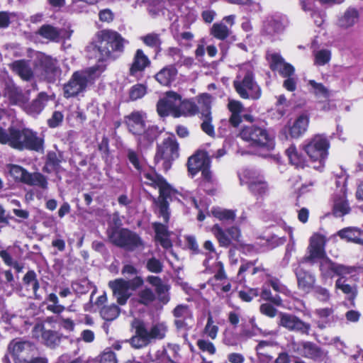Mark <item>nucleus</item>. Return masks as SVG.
<instances>
[{"label": "nucleus", "mask_w": 363, "mask_h": 363, "mask_svg": "<svg viewBox=\"0 0 363 363\" xmlns=\"http://www.w3.org/2000/svg\"><path fill=\"white\" fill-rule=\"evenodd\" d=\"M327 238L325 235L315 233L309 239L306 254L301 262L314 264L319 262V270L322 279H332L335 277V263L330 259L326 253Z\"/></svg>", "instance_id": "obj_1"}, {"label": "nucleus", "mask_w": 363, "mask_h": 363, "mask_svg": "<svg viewBox=\"0 0 363 363\" xmlns=\"http://www.w3.org/2000/svg\"><path fill=\"white\" fill-rule=\"evenodd\" d=\"M125 40L116 31L104 29L97 34L96 45L89 47L99 52V60L96 64L104 63L107 60H116L124 50Z\"/></svg>", "instance_id": "obj_2"}, {"label": "nucleus", "mask_w": 363, "mask_h": 363, "mask_svg": "<svg viewBox=\"0 0 363 363\" xmlns=\"http://www.w3.org/2000/svg\"><path fill=\"white\" fill-rule=\"evenodd\" d=\"M143 177L145 185L159 189V196L157 201L159 208V216L162 217L163 221L166 223H169L170 214L168 199L171 197L173 191L172 186L164 177L155 171V168H152L149 171H144Z\"/></svg>", "instance_id": "obj_3"}, {"label": "nucleus", "mask_w": 363, "mask_h": 363, "mask_svg": "<svg viewBox=\"0 0 363 363\" xmlns=\"http://www.w3.org/2000/svg\"><path fill=\"white\" fill-rule=\"evenodd\" d=\"M106 68V65L100 62L85 70L75 72L64 86L65 96L72 97L85 90L87 84L99 77Z\"/></svg>", "instance_id": "obj_4"}, {"label": "nucleus", "mask_w": 363, "mask_h": 363, "mask_svg": "<svg viewBox=\"0 0 363 363\" xmlns=\"http://www.w3.org/2000/svg\"><path fill=\"white\" fill-rule=\"evenodd\" d=\"M233 86L242 99L257 100L261 96V89L254 79L252 66L249 63L240 66Z\"/></svg>", "instance_id": "obj_5"}, {"label": "nucleus", "mask_w": 363, "mask_h": 363, "mask_svg": "<svg viewBox=\"0 0 363 363\" xmlns=\"http://www.w3.org/2000/svg\"><path fill=\"white\" fill-rule=\"evenodd\" d=\"M146 281L155 288V292L149 287H145L138 292V303L148 306L154 302L157 296L159 301L163 304H167L169 300V286L164 284L160 277L149 275L146 278Z\"/></svg>", "instance_id": "obj_6"}, {"label": "nucleus", "mask_w": 363, "mask_h": 363, "mask_svg": "<svg viewBox=\"0 0 363 363\" xmlns=\"http://www.w3.org/2000/svg\"><path fill=\"white\" fill-rule=\"evenodd\" d=\"M179 145L175 138H165L161 144L157 145L154 162L157 164L162 162V169L167 172L174 161L179 157Z\"/></svg>", "instance_id": "obj_7"}, {"label": "nucleus", "mask_w": 363, "mask_h": 363, "mask_svg": "<svg viewBox=\"0 0 363 363\" xmlns=\"http://www.w3.org/2000/svg\"><path fill=\"white\" fill-rule=\"evenodd\" d=\"M33 66L35 72L48 82H55L61 74L58 60L43 52L35 53Z\"/></svg>", "instance_id": "obj_8"}, {"label": "nucleus", "mask_w": 363, "mask_h": 363, "mask_svg": "<svg viewBox=\"0 0 363 363\" xmlns=\"http://www.w3.org/2000/svg\"><path fill=\"white\" fill-rule=\"evenodd\" d=\"M302 150L307 154L311 161L318 162V165L314 168H323L328 156L330 143L326 138H320L319 140L313 138L307 144L302 145Z\"/></svg>", "instance_id": "obj_9"}, {"label": "nucleus", "mask_w": 363, "mask_h": 363, "mask_svg": "<svg viewBox=\"0 0 363 363\" xmlns=\"http://www.w3.org/2000/svg\"><path fill=\"white\" fill-rule=\"evenodd\" d=\"M211 232L221 247L228 248L233 245V242H241L242 233L238 226L233 225L224 230L219 224H214Z\"/></svg>", "instance_id": "obj_10"}, {"label": "nucleus", "mask_w": 363, "mask_h": 363, "mask_svg": "<svg viewBox=\"0 0 363 363\" xmlns=\"http://www.w3.org/2000/svg\"><path fill=\"white\" fill-rule=\"evenodd\" d=\"M110 238L116 246L130 251L143 245L141 238L136 233L127 228H121L120 230L113 233Z\"/></svg>", "instance_id": "obj_11"}, {"label": "nucleus", "mask_w": 363, "mask_h": 363, "mask_svg": "<svg viewBox=\"0 0 363 363\" xmlns=\"http://www.w3.org/2000/svg\"><path fill=\"white\" fill-rule=\"evenodd\" d=\"M278 325L289 331L308 335L311 329L309 323L305 322L296 315L280 312Z\"/></svg>", "instance_id": "obj_12"}, {"label": "nucleus", "mask_w": 363, "mask_h": 363, "mask_svg": "<svg viewBox=\"0 0 363 363\" xmlns=\"http://www.w3.org/2000/svg\"><path fill=\"white\" fill-rule=\"evenodd\" d=\"M211 160L206 151L197 150L188 158L186 162L187 171L191 177L196 176L199 172H211Z\"/></svg>", "instance_id": "obj_13"}, {"label": "nucleus", "mask_w": 363, "mask_h": 363, "mask_svg": "<svg viewBox=\"0 0 363 363\" xmlns=\"http://www.w3.org/2000/svg\"><path fill=\"white\" fill-rule=\"evenodd\" d=\"M174 317V325L178 330H188L190 323L194 322V313L191 307L184 303L177 305L172 311Z\"/></svg>", "instance_id": "obj_14"}, {"label": "nucleus", "mask_w": 363, "mask_h": 363, "mask_svg": "<svg viewBox=\"0 0 363 363\" xmlns=\"http://www.w3.org/2000/svg\"><path fill=\"white\" fill-rule=\"evenodd\" d=\"M182 96L174 91H167L165 96L160 99L157 104L158 114L162 116L172 115L176 118V112L178 111Z\"/></svg>", "instance_id": "obj_15"}, {"label": "nucleus", "mask_w": 363, "mask_h": 363, "mask_svg": "<svg viewBox=\"0 0 363 363\" xmlns=\"http://www.w3.org/2000/svg\"><path fill=\"white\" fill-rule=\"evenodd\" d=\"M33 333L35 335H40L42 342L47 347L55 349L60 345L62 334L58 331L46 329L43 324H36Z\"/></svg>", "instance_id": "obj_16"}, {"label": "nucleus", "mask_w": 363, "mask_h": 363, "mask_svg": "<svg viewBox=\"0 0 363 363\" xmlns=\"http://www.w3.org/2000/svg\"><path fill=\"white\" fill-rule=\"evenodd\" d=\"M8 348L14 363H18L21 360H25L29 353L34 350L35 346L29 341L14 339L11 341Z\"/></svg>", "instance_id": "obj_17"}, {"label": "nucleus", "mask_w": 363, "mask_h": 363, "mask_svg": "<svg viewBox=\"0 0 363 363\" xmlns=\"http://www.w3.org/2000/svg\"><path fill=\"white\" fill-rule=\"evenodd\" d=\"M297 351L302 357L315 362L322 361L325 356L323 349L311 341L300 342Z\"/></svg>", "instance_id": "obj_18"}, {"label": "nucleus", "mask_w": 363, "mask_h": 363, "mask_svg": "<svg viewBox=\"0 0 363 363\" xmlns=\"http://www.w3.org/2000/svg\"><path fill=\"white\" fill-rule=\"evenodd\" d=\"M63 161L62 152L48 151L45 155V163L42 170L46 174L55 173V174H58L62 171L61 164Z\"/></svg>", "instance_id": "obj_19"}, {"label": "nucleus", "mask_w": 363, "mask_h": 363, "mask_svg": "<svg viewBox=\"0 0 363 363\" xmlns=\"http://www.w3.org/2000/svg\"><path fill=\"white\" fill-rule=\"evenodd\" d=\"M145 113L143 111H133L126 116V124L129 132L135 135H141L145 133Z\"/></svg>", "instance_id": "obj_20"}, {"label": "nucleus", "mask_w": 363, "mask_h": 363, "mask_svg": "<svg viewBox=\"0 0 363 363\" xmlns=\"http://www.w3.org/2000/svg\"><path fill=\"white\" fill-rule=\"evenodd\" d=\"M108 286L112 289L118 303L121 306L125 304L130 297L128 282L121 278L116 279L109 281Z\"/></svg>", "instance_id": "obj_21"}, {"label": "nucleus", "mask_w": 363, "mask_h": 363, "mask_svg": "<svg viewBox=\"0 0 363 363\" xmlns=\"http://www.w3.org/2000/svg\"><path fill=\"white\" fill-rule=\"evenodd\" d=\"M287 26L288 19L281 14L271 16L264 22V29L270 35L282 33Z\"/></svg>", "instance_id": "obj_22"}, {"label": "nucleus", "mask_w": 363, "mask_h": 363, "mask_svg": "<svg viewBox=\"0 0 363 363\" xmlns=\"http://www.w3.org/2000/svg\"><path fill=\"white\" fill-rule=\"evenodd\" d=\"M4 92V95L9 98L11 104L13 105L23 106L28 100V96L23 94L22 90L11 81L6 82Z\"/></svg>", "instance_id": "obj_23"}, {"label": "nucleus", "mask_w": 363, "mask_h": 363, "mask_svg": "<svg viewBox=\"0 0 363 363\" xmlns=\"http://www.w3.org/2000/svg\"><path fill=\"white\" fill-rule=\"evenodd\" d=\"M295 274L298 289L308 294L314 288L315 277L309 271L298 267L295 269Z\"/></svg>", "instance_id": "obj_24"}, {"label": "nucleus", "mask_w": 363, "mask_h": 363, "mask_svg": "<svg viewBox=\"0 0 363 363\" xmlns=\"http://www.w3.org/2000/svg\"><path fill=\"white\" fill-rule=\"evenodd\" d=\"M168 328L164 323H157L153 324L148 331L143 322V328L139 329L140 335L146 340H148L150 343L152 340H162L166 337Z\"/></svg>", "instance_id": "obj_25"}, {"label": "nucleus", "mask_w": 363, "mask_h": 363, "mask_svg": "<svg viewBox=\"0 0 363 363\" xmlns=\"http://www.w3.org/2000/svg\"><path fill=\"white\" fill-rule=\"evenodd\" d=\"M164 224L155 222L152 223V228L155 233V240L159 242L160 245L165 250H169L172 247V242L170 237V233L168 230L167 223L164 221Z\"/></svg>", "instance_id": "obj_26"}, {"label": "nucleus", "mask_w": 363, "mask_h": 363, "mask_svg": "<svg viewBox=\"0 0 363 363\" xmlns=\"http://www.w3.org/2000/svg\"><path fill=\"white\" fill-rule=\"evenodd\" d=\"M254 151H270L275 146L274 138H241Z\"/></svg>", "instance_id": "obj_27"}, {"label": "nucleus", "mask_w": 363, "mask_h": 363, "mask_svg": "<svg viewBox=\"0 0 363 363\" xmlns=\"http://www.w3.org/2000/svg\"><path fill=\"white\" fill-rule=\"evenodd\" d=\"M9 67L11 70L23 80L30 81L33 77V70L28 60H16L10 64Z\"/></svg>", "instance_id": "obj_28"}, {"label": "nucleus", "mask_w": 363, "mask_h": 363, "mask_svg": "<svg viewBox=\"0 0 363 363\" xmlns=\"http://www.w3.org/2000/svg\"><path fill=\"white\" fill-rule=\"evenodd\" d=\"M359 13L357 9L348 8L337 19V26L342 29L354 26L359 21Z\"/></svg>", "instance_id": "obj_29"}, {"label": "nucleus", "mask_w": 363, "mask_h": 363, "mask_svg": "<svg viewBox=\"0 0 363 363\" xmlns=\"http://www.w3.org/2000/svg\"><path fill=\"white\" fill-rule=\"evenodd\" d=\"M176 0H150L147 4L148 13L152 18L164 14V11L173 5Z\"/></svg>", "instance_id": "obj_30"}, {"label": "nucleus", "mask_w": 363, "mask_h": 363, "mask_svg": "<svg viewBox=\"0 0 363 363\" xmlns=\"http://www.w3.org/2000/svg\"><path fill=\"white\" fill-rule=\"evenodd\" d=\"M286 155L288 157L289 163L296 169H304L308 166L306 157L299 152L294 145H290L286 150Z\"/></svg>", "instance_id": "obj_31"}, {"label": "nucleus", "mask_w": 363, "mask_h": 363, "mask_svg": "<svg viewBox=\"0 0 363 363\" xmlns=\"http://www.w3.org/2000/svg\"><path fill=\"white\" fill-rule=\"evenodd\" d=\"M22 280L27 290H32L34 298L36 300H41L42 297L38 293V291L40 289V283L38 279L36 272L33 269L28 270L23 276Z\"/></svg>", "instance_id": "obj_32"}, {"label": "nucleus", "mask_w": 363, "mask_h": 363, "mask_svg": "<svg viewBox=\"0 0 363 363\" xmlns=\"http://www.w3.org/2000/svg\"><path fill=\"white\" fill-rule=\"evenodd\" d=\"M228 108L231 113L229 118L230 124L236 128L242 121L241 113L244 110L242 104L237 100L229 99L228 103Z\"/></svg>", "instance_id": "obj_33"}, {"label": "nucleus", "mask_w": 363, "mask_h": 363, "mask_svg": "<svg viewBox=\"0 0 363 363\" xmlns=\"http://www.w3.org/2000/svg\"><path fill=\"white\" fill-rule=\"evenodd\" d=\"M48 101V94L45 92H40L38 95V97L34 99L30 104L25 107V110L29 115L35 116L41 113Z\"/></svg>", "instance_id": "obj_34"}, {"label": "nucleus", "mask_w": 363, "mask_h": 363, "mask_svg": "<svg viewBox=\"0 0 363 363\" xmlns=\"http://www.w3.org/2000/svg\"><path fill=\"white\" fill-rule=\"evenodd\" d=\"M24 180V184L30 186H37L43 190L48 188V179L40 172H35L31 173L28 171Z\"/></svg>", "instance_id": "obj_35"}, {"label": "nucleus", "mask_w": 363, "mask_h": 363, "mask_svg": "<svg viewBox=\"0 0 363 363\" xmlns=\"http://www.w3.org/2000/svg\"><path fill=\"white\" fill-rule=\"evenodd\" d=\"M177 69L174 65L166 66L155 75L156 80L163 86H168L174 81Z\"/></svg>", "instance_id": "obj_36"}, {"label": "nucleus", "mask_w": 363, "mask_h": 363, "mask_svg": "<svg viewBox=\"0 0 363 363\" xmlns=\"http://www.w3.org/2000/svg\"><path fill=\"white\" fill-rule=\"evenodd\" d=\"M149 64L150 60L148 57L144 54L143 50H138L130 68V74L132 76H136L138 72L143 71Z\"/></svg>", "instance_id": "obj_37"}, {"label": "nucleus", "mask_w": 363, "mask_h": 363, "mask_svg": "<svg viewBox=\"0 0 363 363\" xmlns=\"http://www.w3.org/2000/svg\"><path fill=\"white\" fill-rule=\"evenodd\" d=\"M268 184L263 176L253 177L248 182V189L255 196H262L268 191Z\"/></svg>", "instance_id": "obj_38"}, {"label": "nucleus", "mask_w": 363, "mask_h": 363, "mask_svg": "<svg viewBox=\"0 0 363 363\" xmlns=\"http://www.w3.org/2000/svg\"><path fill=\"white\" fill-rule=\"evenodd\" d=\"M199 113V106L191 100L180 99L178 111L176 112V118L180 116L190 117Z\"/></svg>", "instance_id": "obj_39"}, {"label": "nucleus", "mask_w": 363, "mask_h": 363, "mask_svg": "<svg viewBox=\"0 0 363 363\" xmlns=\"http://www.w3.org/2000/svg\"><path fill=\"white\" fill-rule=\"evenodd\" d=\"M73 291L79 295L85 294L93 289L91 294V298L96 292V287L87 278H83L73 281L71 284Z\"/></svg>", "instance_id": "obj_40"}, {"label": "nucleus", "mask_w": 363, "mask_h": 363, "mask_svg": "<svg viewBox=\"0 0 363 363\" xmlns=\"http://www.w3.org/2000/svg\"><path fill=\"white\" fill-rule=\"evenodd\" d=\"M199 186L210 196H214L216 193V184L212 172H203Z\"/></svg>", "instance_id": "obj_41"}, {"label": "nucleus", "mask_w": 363, "mask_h": 363, "mask_svg": "<svg viewBox=\"0 0 363 363\" xmlns=\"http://www.w3.org/2000/svg\"><path fill=\"white\" fill-rule=\"evenodd\" d=\"M335 288L341 290L343 294L347 295L348 300L351 302V305L354 306V299L357 295V290L355 286H351L346 283L345 279L338 278L335 281Z\"/></svg>", "instance_id": "obj_42"}, {"label": "nucleus", "mask_w": 363, "mask_h": 363, "mask_svg": "<svg viewBox=\"0 0 363 363\" xmlns=\"http://www.w3.org/2000/svg\"><path fill=\"white\" fill-rule=\"evenodd\" d=\"M213 97L207 93L202 94L197 96V102L199 104V113L203 117H209L211 115V104Z\"/></svg>", "instance_id": "obj_43"}, {"label": "nucleus", "mask_w": 363, "mask_h": 363, "mask_svg": "<svg viewBox=\"0 0 363 363\" xmlns=\"http://www.w3.org/2000/svg\"><path fill=\"white\" fill-rule=\"evenodd\" d=\"M231 33L230 28L228 27L223 21L215 23L210 28V34L220 40L228 38Z\"/></svg>", "instance_id": "obj_44"}, {"label": "nucleus", "mask_w": 363, "mask_h": 363, "mask_svg": "<svg viewBox=\"0 0 363 363\" xmlns=\"http://www.w3.org/2000/svg\"><path fill=\"white\" fill-rule=\"evenodd\" d=\"M309 119L306 115H301L290 128L291 136H300L306 133Z\"/></svg>", "instance_id": "obj_45"}, {"label": "nucleus", "mask_w": 363, "mask_h": 363, "mask_svg": "<svg viewBox=\"0 0 363 363\" xmlns=\"http://www.w3.org/2000/svg\"><path fill=\"white\" fill-rule=\"evenodd\" d=\"M338 235L357 244L363 245V231L355 228H345L339 231Z\"/></svg>", "instance_id": "obj_46"}, {"label": "nucleus", "mask_w": 363, "mask_h": 363, "mask_svg": "<svg viewBox=\"0 0 363 363\" xmlns=\"http://www.w3.org/2000/svg\"><path fill=\"white\" fill-rule=\"evenodd\" d=\"M43 38L50 41L58 42L61 39V33L59 29L50 25H43L38 30Z\"/></svg>", "instance_id": "obj_47"}, {"label": "nucleus", "mask_w": 363, "mask_h": 363, "mask_svg": "<svg viewBox=\"0 0 363 363\" xmlns=\"http://www.w3.org/2000/svg\"><path fill=\"white\" fill-rule=\"evenodd\" d=\"M267 130L264 125H255L243 126L239 136H267Z\"/></svg>", "instance_id": "obj_48"}, {"label": "nucleus", "mask_w": 363, "mask_h": 363, "mask_svg": "<svg viewBox=\"0 0 363 363\" xmlns=\"http://www.w3.org/2000/svg\"><path fill=\"white\" fill-rule=\"evenodd\" d=\"M212 215L221 221H235L236 218V211L231 209H221L213 208L211 210Z\"/></svg>", "instance_id": "obj_49"}, {"label": "nucleus", "mask_w": 363, "mask_h": 363, "mask_svg": "<svg viewBox=\"0 0 363 363\" xmlns=\"http://www.w3.org/2000/svg\"><path fill=\"white\" fill-rule=\"evenodd\" d=\"M141 40L147 46L155 49L156 51L161 50L162 40L160 35L156 33H150L141 37Z\"/></svg>", "instance_id": "obj_50"}, {"label": "nucleus", "mask_w": 363, "mask_h": 363, "mask_svg": "<svg viewBox=\"0 0 363 363\" xmlns=\"http://www.w3.org/2000/svg\"><path fill=\"white\" fill-rule=\"evenodd\" d=\"M120 308L116 304L104 306L100 311L101 316L106 321H113L120 314Z\"/></svg>", "instance_id": "obj_51"}, {"label": "nucleus", "mask_w": 363, "mask_h": 363, "mask_svg": "<svg viewBox=\"0 0 363 363\" xmlns=\"http://www.w3.org/2000/svg\"><path fill=\"white\" fill-rule=\"evenodd\" d=\"M140 328H143V322H139L136 326L135 327V335H133L130 340L129 342L130 345L135 349L142 348L143 347L147 346L150 344V342L148 340L145 339L143 337L139 332V329Z\"/></svg>", "instance_id": "obj_52"}, {"label": "nucleus", "mask_w": 363, "mask_h": 363, "mask_svg": "<svg viewBox=\"0 0 363 363\" xmlns=\"http://www.w3.org/2000/svg\"><path fill=\"white\" fill-rule=\"evenodd\" d=\"M262 300L270 302L276 306H281L283 305V300L278 294L272 296L271 290L265 286H262L259 295Z\"/></svg>", "instance_id": "obj_53"}, {"label": "nucleus", "mask_w": 363, "mask_h": 363, "mask_svg": "<svg viewBox=\"0 0 363 363\" xmlns=\"http://www.w3.org/2000/svg\"><path fill=\"white\" fill-rule=\"evenodd\" d=\"M213 318L211 313H208L207 317V322L203 328V333L211 340H215L218 333V326L213 324Z\"/></svg>", "instance_id": "obj_54"}, {"label": "nucleus", "mask_w": 363, "mask_h": 363, "mask_svg": "<svg viewBox=\"0 0 363 363\" xmlns=\"http://www.w3.org/2000/svg\"><path fill=\"white\" fill-rule=\"evenodd\" d=\"M350 211V208L347 201L340 199L335 201L333 208V213L335 216L341 217L349 213Z\"/></svg>", "instance_id": "obj_55"}, {"label": "nucleus", "mask_w": 363, "mask_h": 363, "mask_svg": "<svg viewBox=\"0 0 363 363\" xmlns=\"http://www.w3.org/2000/svg\"><path fill=\"white\" fill-rule=\"evenodd\" d=\"M28 170L24 167L18 164L9 165V173L13 179L17 182L24 184V179L27 174Z\"/></svg>", "instance_id": "obj_56"}, {"label": "nucleus", "mask_w": 363, "mask_h": 363, "mask_svg": "<svg viewBox=\"0 0 363 363\" xmlns=\"http://www.w3.org/2000/svg\"><path fill=\"white\" fill-rule=\"evenodd\" d=\"M314 64L317 66H323L329 62L331 58V52L328 49H322L313 52Z\"/></svg>", "instance_id": "obj_57"}, {"label": "nucleus", "mask_w": 363, "mask_h": 363, "mask_svg": "<svg viewBox=\"0 0 363 363\" xmlns=\"http://www.w3.org/2000/svg\"><path fill=\"white\" fill-rule=\"evenodd\" d=\"M145 268L151 273L160 274L163 271L164 264L160 259L155 257H152L147 259Z\"/></svg>", "instance_id": "obj_58"}, {"label": "nucleus", "mask_w": 363, "mask_h": 363, "mask_svg": "<svg viewBox=\"0 0 363 363\" xmlns=\"http://www.w3.org/2000/svg\"><path fill=\"white\" fill-rule=\"evenodd\" d=\"M196 346L201 352L209 355H214L217 351L215 345L212 342L203 338L199 339L196 341Z\"/></svg>", "instance_id": "obj_59"}, {"label": "nucleus", "mask_w": 363, "mask_h": 363, "mask_svg": "<svg viewBox=\"0 0 363 363\" xmlns=\"http://www.w3.org/2000/svg\"><path fill=\"white\" fill-rule=\"evenodd\" d=\"M25 149L39 152L43 150V138H24Z\"/></svg>", "instance_id": "obj_60"}, {"label": "nucleus", "mask_w": 363, "mask_h": 363, "mask_svg": "<svg viewBox=\"0 0 363 363\" xmlns=\"http://www.w3.org/2000/svg\"><path fill=\"white\" fill-rule=\"evenodd\" d=\"M194 37V34L189 31L174 34V40H176L180 45L186 48L191 47V41L193 40Z\"/></svg>", "instance_id": "obj_61"}, {"label": "nucleus", "mask_w": 363, "mask_h": 363, "mask_svg": "<svg viewBox=\"0 0 363 363\" xmlns=\"http://www.w3.org/2000/svg\"><path fill=\"white\" fill-rule=\"evenodd\" d=\"M259 295V290L258 288H247L245 290L238 291L239 298L244 302H250Z\"/></svg>", "instance_id": "obj_62"}, {"label": "nucleus", "mask_w": 363, "mask_h": 363, "mask_svg": "<svg viewBox=\"0 0 363 363\" xmlns=\"http://www.w3.org/2000/svg\"><path fill=\"white\" fill-rule=\"evenodd\" d=\"M308 85L311 86L312 91L315 95L324 98L330 96L329 90L323 84L318 83L315 80L311 79L308 81Z\"/></svg>", "instance_id": "obj_63"}, {"label": "nucleus", "mask_w": 363, "mask_h": 363, "mask_svg": "<svg viewBox=\"0 0 363 363\" xmlns=\"http://www.w3.org/2000/svg\"><path fill=\"white\" fill-rule=\"evenodd\" d=\"M21 138H0V143L2 145H9L12 148L23 150H25V139Z\"/></svg>", "instance_id": "obj_64"}]
</instances>
